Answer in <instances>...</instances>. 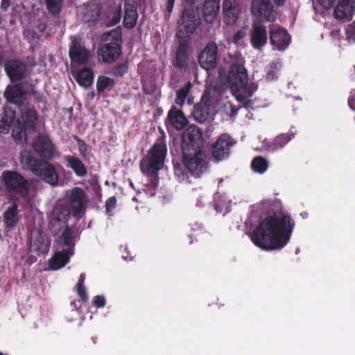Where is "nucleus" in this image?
Returning a JSON list of instances; mask_svg holds the SVG:
<instances>
[{"mask_svg": "<svg viewBox=\"0 0 355 355\" xmlns=\"http://www.w3.org/2000/svg\"><path fill=\"white\" fill-rule=\"evenodd\" d=\"M71 216L69 209L61 205H57L52 213L50 228L58 236V241L67 245L72 243V232L68 224Z\"/></svg>", "mask_w": 355, "mask_h": 355, "instance_id": "obj_7", "label": "nucleus"}, {"mask_svg": "<svg viewBox=\"0 0 355 355\" xmlns=\"http://www.w3.org/2000/svg\"><path fill=\"white\" fill-rule=\"evenodd\" d=\"M85 279V275L83 273L81 274L76 285L77 293L83 301H87L88 299L86 290L84 286Z\"/></svg>", "mask_w": 355, "mask_h": 355, "instance_id": "obj_40", "label": "nucleus"}, {"mask_svg": "<svg viewBox=\"0 0 355 355\" xmlns=\"http://www.w3.org/2000/svg\"><path fill=\"white\" fill-rule=\"evenodd\" d=\"M202 147L200 130L196 126H189L182 136V150L184 164L195 177H199L207 168L208 158Z\"/></svg>", "mask_w": 355, "mask_h": 355, "instance_id": "obj_2", "label": "nucleus"}, {"mask_svg": "<svg viewBox=\"0 0 355 355\" xmlns=\"http://www.w3.org/2000/svg\"><path fill=\"white\" fill-rule=\"evenodd\" d=\"M128 71V67L126 64H119L116 69L114 73L118 76H123Z\"/></svg>", "mask_w": 355, "mask_h": 355, "instance_id": "obj_48", "label": "nucleus"}, {"mask_svg": "<svg viewBox=\"0 0 355 355\" xmlns=\"http://www.w3.org/2000/svg\"><path fill=\"white\" fill-rule=\"evenodd\" d=\"M282 67V64L280 62H277L273 63L270 69L266 73V78L269 80H275L277 78V72L279 71Z\"/></svg>", "mask_w": 355, "mask_h": 355, "instance_id": "obj_42", "label": "nucleus"}, {"mask_svg": "<svg viewBox=\"0 0 355 355\" xmlns=\"http://www.w3.org/2000/svg\"><path fill=\"white\" fill-rule=\"evenodd\" d=\"M175 175L178 178L180 182H182L186 180L187 177V173H184L180 165H175L174 166Z\"/></svg>", "mask_w": 355, "mask_h": 355, "instance_id": "obj_45", "label": "nucleus"}, {"mask_svg": "<svg viewBox=\"0 0 355 355\" xmlns=\"http://www.w3.org/2000/svg\"><path fill=\"white\" fill-rule=\"evenodd\" d=\"M187 56L184 47L180 45L178 49L176 55V65L180 67H184L186 65Z\"/></svg>", "mask_w": 355, "mask_h": 355, "instance_id": "obj_41", "label": "nucleus"}, {"mask_svg": "<svg viewBox=\"0 0 355 355\" xmlns=\"http://www.w3.org/2000/svg\"><path fill=\"white\" fill-rule=\"evenodd\" d=\"M322 7L326 9H329L333 6L335 3V0H319Z\"/></svg>", "mask_w": 355, "mask_h": 355, "instance_id": "obj_51", "label": "nucleus"}, {"mask_svg": "<svg viewBox=\"0 0 355 355\" xmlns=\"http://www.w3.org/2000/svg\"><path fill=\"white\" fill-rule=\"evenodd\" d=\"M37 121V114L34 109L28 106L21 108V119H17V127L12 132V136L17 144H23L26 142L25 128H33Z\"/></svg>", "mask_w": 355, "mask_h": 355, "instance_id": "obj_11", "label": "nucleus"}, {"mask_svg": "<svg viewBox=\"0 0 355 355\" xmlns=\"http://www.w3.org/2000/svg\"><path fill=\"white\" fill-rule=\"evenodd\" d=\"M121 2L115 0H92L80 7L79 12L85 22H94L103 15L107 26H114L120 21L122 10Z\"/></svg>", "mask_w": 355, "mask_h": 355, "instance_id": "obj_4", "label": "nucleus"}, {"mask_svg": "<svg viewBox=\"0 0 355 355\" xmlns=\"http://www.w3.org/2000/svg\"><path fill=\"white\" fill-rule=\"evenodd\" d=\"M291 137L288 134H282L277 137L274 140L272 146L270 147V151H275L283 148L290 140Z\"/></svg>", "mask_w": 355, "mask_h": 355, "instance_id": "obj_37", "label": "nucleus"}, {"mask_svg": "<svg viewBox=\"0 0 355 355\" xmlns=\"http://www.w3.org/2000/svg\"><path fill=\"white\" fill-rule=\"evenodd\" d=\"M301 216L303 217V218H306L307 216V214L306 213H302L301 214Z\"/></svg>", "mask_w": 355, "mask_h": 355, "instance_id": "obj_56", "label": "nucleus"}, {"mask_svg": "<svg viewBox=\"0 0 355 355\" xmlns=\"http://www.w3.org/2000/svg\"><path fill=\"white\" fill-rule=\"evenodd\" d=\"M21 162L24 168L33 172L44 182L52 186L58 184V174L55 166L50 162L41 161L26 151L21 153Z\"/></svg>", "mask_w": 355, "mask_h": 355, "instance_id": "obj_6", "label": "nucleus"}, {"mask_svg": "<svg viewBox=\"0 0 355 355\" xmlns=\"http://www.w3.org/2000/svg\"><path fill=\"white\" fill-rule=\"evenodd\" d=\"M273 202L269 200H264L253 205V211L258 214L268 213L272 210Z\"/></svg>", "mask_w": 355, "mask_h": 355, "instance_id": "obj_36", "label": "nucleus"}, {"mask_svg": "<svg viewBox=\"0 0 355 355\" xmlns=\"http://www.w3.org/2000/svg\"><path fill=\"white\" fill-rule=\"evenodd\" d=\"M223 89L219 87H208L202 96L199 103L195 105L193 117L199 123L213 119L216 113V107L221 100Z\"/></svg>", "mask_w": 355, "mask_h": 355, "instance_id": "obj_5", "label": "nucleus"}, {"mask_svg": "<svg viewBox=\"0 0 355 355\" xmlns=\"http://www.w3.org/2000/svg\"><path fill=\"white\" fill-rule=\"evenodd\" d=\"M66 198L73 211V216L79 217L87 202L85 191L80 188L75 187L67 191Z\"/></svg>", "mask_w": 355, "mask_h": 355, "instance_id": "obj_13", "label": "nucleus"}, {"mask_svg": "<svg viewBox=\"0 0 355 355\" xmlns=\"http://www.w3.org/2000/svg\"><path fill=\"white\" fill-rule=\"evenodd\" d=\"M275 2L279 5V6H282L284 4V3L285 2L286 0H274Z\"/></svg>", "mask_w": 355, "mask_h": 355, "instance_id": "obj_55", "label": "nucleus"}, {"mask_svg": "<svg viewBox=\"0 0 355 355\" xmlns=\"http://www.w3.org/2000/svg\"><path fill=\"white\" fill-rule=\"evenodd\" d=\"M245 36V33L243 31L237 32L233 38V42L235 44H239L240 41Z\"/></svg>", "mask_w": 355, "mask_h": 355, "instance_id": "obj_50", "label": "nucleus"}, {"mask_svg": "<svg viewBox=\"0 0 355 355\" xmlns=\"http://www.w3.org/2000/svg\"><path fill=\"white\" fill-rule=\"evenodd\" d=\"M94 302L97 307H103L105 303V299L104 296L96 295L94 297Z\"/></svg>", "mask_w": 355, "mask_h": 355, "instance_id": "obj_47", "label": "nucleus"}, {"mask_svg": "<svg viewBox=\"0 0 355 355\" xmlns=\"http://www.w3.org/2000/svg\"><path fill=\"white\" fill-rule=\"evenodd\" d=\"M218 47L215 43H209L199 56L200 65L206 70L215 68Z\"/></svg>", "mask_w": 355, "mask_h": 355, "instance_id": "obj_18", "label": "nucleus"}, {"mask_svg": "<svg viewBox=\"0 0 355 355\" xmlns=\"http://www.w3.org/2000/svg\"><path fill=\"white\" fill-rule=\"evenodd\" d=\"M71 45L69 49V56L72 62L85 64L89 58V52L80 40L71 37Z\"/></svg>", "mask_w": 355, "mask_h": 355, "instance_id": "obj_19", "label": "nucleus"}, {"mask_svg": "<svg viewBox=\"0 0 355 355\" xmlns=\"http://www.w3.org/2000/svg\"><path fill=\"white\" fill-rule=\"evenodd\" d=\"M123 258L125 260H131V259H128L126 257L123 256Z\"/></svg>", "mask_w": 355, "mask_h": 355, "instance_id": "obj_57", "label": "nucleus"}, {"mask_svg": "<svg viewBox=\"0 0 355 355\" xmlns=\"http://www.w3.org/2000/svg\"><path fill=\"white\" fill-rule=\"evenodd\" d=\"M102 39L105 42L98 50L99 60L103 62H114L121 55V32L118 28L112 29L103 35Z\"/></svg>", "mask_w": 355, "mask_h": 355, "instance_id": "obj_8", "label": "nucleus"}, {"mask_svg": "<svg viewBox=\"0 0 355 355\" xmlns=\"http://www.w3.org/2000/svg\"><path fill=\"white\" fill-rule=\"evenodd\" d=\"M355 11L354 0H343L335 9V17L343 20H349Z\"/></svg>", "mask_w": 355, "mask_h": 355, "instance_id": "obj_23", "label": "nucleus"}, {"mask_svg": "<svg viewBox=\"0 0 355 355\" xmlns=\"http://www.w3.org/2000/svg\"><path fill=\"white\" fill-rule=\"evenodd\" d=\"M348 105L352 110L355 111V89L352 90L350 92Z\"/></svg>", "mask_w": 355, "mask_h": 355, "instance_id": "obj_49", "label": "nucleus"}, {"mask_svg": "<svg viewBox=\"0 0 355 355\" xmlns=\"http://www.w3.org/2000/svg\"><path fill=\"white\" fill-rule=\"evenodd\" d=\"M17 119L15 118V111L10 107L3 108L0 114V133H8L11 127L14 130L17 127Z\"/></svg>", "mask_w": 355, "mask_h": 355, "instance_id": "obj_22", "label": "nucleus"}, {"mask_svg": "<svg viewBox=\"0 0 355 355\" xmlns=\"http://www.w3.org/2000/svg\"><path fill=\"white\" fill-rule=\"evenodd\" d=\"M138 15L137 9L133 6H128L125 8V12L123 19L124 26L128 28H133L137 22Z\"/></svg>", "mask_w": 355, "mask_h": 355, "instance_id": "obj_32", "label": "nucleus"}, {"mask_svg": "<svg viewBox=\"0 0 355 355\" xmlns=\"http://www.w3.org/2000/svg\"><path fill=\"white\" fill-rule=\"evenodd\" d=\"M197 0H187L190 4H193ZM220 0H206L203 6V15L206 21L212 22L219 10Z\"/></svg>", "mask_w": 355, "mask_h": 355, "instance_id": "obj_26", "label": "nucleus"}, {"mask_svg": "<svg viewBox=\"0 0 355 355\" xmlns=\"http://www.w3.org/2000/svg\"><path fill=\"white\" fill-rule=\"evenodd\" d=\"M196 226L198 227V228H200V225H198V224H196Z\"/></svg>", "mask_w": 355, "mask_h": 355, "instance_id": "obj_58", "label": "nucleus"}, {"mask_svg": "<svg viewBox=\"0 0 355 355\" xmlns=\"http://www.w3.org/2000/svg\"><path fill=\"white\" fill-rule=\"evenodd\" d=\"M0 355H3L1 353H0Z\"/></svg>", "mask_w": 355, "mask_h": 355, "instance_id": "obj_60", "label": "nucleus"}, {"mask_svg": "<svg viewBox=\"0 0 355 355\" xmlns=\"http://www.w3.org/2000/svg\"><path fill=\"white\" fill-rule=\"evenodd\" d=\"M346 40L349 44L355 43V22L347 26L345 30Z\"/></svg>", "mask_w": 355, "mask_h": 355, "instance_id": "obj_44", "label": "nucleus"}, {"mask_svg": "<svg viewBox=\"0 0 355 355\" xmlns=\"http://www.w3.org/2000/svg\"><path fill=\"white\" fill-rule=\"evenodd\" d=\"M10 0H2L1 3V9L6 10L10 6Z\"/></svg>", "mask_w": 355, "mask_h": 355, "instance_id": "obj_53", "label": "nucleus"}, {"mask_svg": "<svg viewBox=\"0 0 355 355\" xmlns=\"http://www.w3.org/2000/svg\"><path fill=\"white\" fill-rule=\"evenodd\" d=\"M216 205L215 209L218 212L227 213L230 210V200L227 195H219L216 194L214 197Z\"/></svg>", "mask_w": 355, "mask_h": 355, "instance_id": "obj_33", "label": "nucleus"}, {"mask_svg": "<svg viewBox=\"0 0 355 355\" xmlns=\"http://www.w3.org/2000/svg\"><path fill=\"white\" fill-rule=\"evenodd\" d=\"M251 44L255 49H260L267 42L266 28L259 20L254 21L251 31Z\"/></svg>", "mask_w": 355, "mask_h": 355, "instance_id": "obj_21", "label": "nucleus"}, {"mask_svg": "<svg viewBox=\"0 0 355 355\" xmlns=\"http://www.w3.org/2000/svg\"><path fill=\"white\" fill-rule=\"evenodd\" d=\"M28 245L31 252L46 255L49 250L50 241L44 232L36 230L31 233Z\"/></svg>", "mask_w": 355, "mask_h": 355, "instance_id": "obj_14", "label": "nucleus"}, {"mask_svg": "<svg viewBox=\"0 0 355 355\" xmlns=\"http://www.w3.org/2000/svg\"><path fill=\"white\" fill-rule=\"evenodd\" d=\"M13 203L7 208L3 215V220L6 227L10 230L17 224L20 217L18 212L17 199L12 198Z\"/></svg>", "mask_w": 355, "mask_h": 355, "instance_id": "obj_24", "label": "nucleus"}, {"mask_svg": "<svg viewBox=\"0 0 355 355\" xmlns=\"http://www.w3.org/2000/svg\"><path fill=\"white\" fill-rule=\"evenodd\" d=\"M114 79L105 76H101L98 78L96 82L97 91L99 92H103L105 91L111 90L114 87Z\"/></svg>", "mask_w": 355, "mask_h": 355, "instance_id": "obj_34", "label": "nucleus"}, {"mask_svg": "<svg viewBox=\"0 0 355 355\" xmlns=\"http://www.w3.org/2000/svg\"><path fill=\"white\" fill-rule=\"evenodd\" d=\"M46 8L52 15L58 14L63 4V0H45Z\"/></svg>", "mask_w": 355, "mask_h": 355, "instance_id": "obj_38", "label": "nucleus"}, {"mask_svg": "<svg viewBox=\"0 0 355 355\" xmlns=\"http://www.w3.org/2000/svg\"><path fill=\"white\" fill-rule=\"evenodd\" d=\"M4 96L10 103L19 106L22 105L25 101V92L19 85L8 86L4 92Z\"/></svg>", "mask_w": 355, "mask_h": 355, "instance_id": "obj_25", "label": "nucleus"}, {"mask_svg": "<svg viewBox=\"0 0 355 355\" xmlns=\"http://www.w3.org/2000/svg\"><path fill=\"white\" fill-rule=\"evenodd\" d=\"M251 166L255 172L263 173L268 167V163L262 157H257L252 161Z\"/></svg>", "mask_w": 355, "mask_h": 355, "instance_id": "obj_35", "label": "nucleus"}, {"mask_svg": "<svg viewBox=\"0 0 355 355\" xmlns=\"http://www.w3.org/2000/svg\"><path fill=\"white\" fill-rule=\"evenodd\" d=\"M74 78L81 87L88 88L93 83L94 73L90 69L83 68L76 72Z\"/></svg>", "mask_w": 355, "mask_h": 355, "instance_id": "obj_30", "label": "nucleus"}, {"mask_svg": "<svg viewBox=\"0 0 355 355\" xmlns=\"http://www.w3.org/2000/svg\"><path fill=\"white\" fill-rule=\"evenodd\" d=\"M116 205V199L114 197H111L107 200L105 206L107 212L111 211Z\"/></svg>", "mask_w": 355, "mask_h": 355, "instance_id": "obj_46", "label": "nucleus"}, {"mask_svg": "<svg viewBox=\"0 0 355 355\" xmlns=\"http://www.w3.org/2000/svg\"><path fill=\"white\" fill-rule=\"evenodd\" d=\"M234 142L230 135L223 134L212 146V155L217 160L227 158L230 154V148Z\"/></svg>", "mask_w": 355, "mask_h": 355, "instance_id": "obj_16", "label": "nucleus"}, {"mask_svg": "<svg viewBox=\"0 0 355 355\" xmlns=\"http://www.w3.org/2000/svg\"><path fill=\"white\" fill-rule=\"evenodd\" d=\"M226 62L228 69H220L219 75L222 80L227 81L232 94L239 101L252 96L257 87L248 84V76L244 67V58L241 55H230Z\"/></svg>", "mask_w": 355, "mask_h": 355, "instance_id": "obj_3", "label": "nucleus"}, {"mask_svg": "<svg viewBox=\"0 0 355 355\" xmlns=\"http://www.w3.org/2000/svg\"><path fill=\"white\" fill-rule=\"evenodd\" d=\"M189 88L184 87L177 92V97L175 103L180 106H182L184 103L185 99L188 95Z\"/></svg>", "mask_w": 355, "mask_h": 355, "instance_id": "obj_43", "label": "nucleus"}, {"mask_svg": "<svg viewBox=\"0 0 355 355\" xmlns=\"http://www.w3.org/2000/svg\"><path fill=\"white\" fill-rule=\"evenodd\" d=\"M252 14L268 21H273L275 16L270 0H252Z\"/></svg>", "mask_w": 355, "mask_h": 355, "instance_id": "obj_17", "label": "nucleus"}, {"mask_svg": "<svg viewBox=\"0 0 355 355\" xmlns=\"http://www.w3.org/2000/svg\"><path fill=\"white\" fill-rule=\"evenodd\" d=\"M166 152V146L163 141L160 140L155 143L148 155L141 162L140 168L142 173L148 175L155 174L162 169Z\"/></svg>", "mask_w": 355, "mask_h": 355, "instance_id": "obj_10", "label": "nucleus"}, {"mask_svg": "<svg viewBox=\"0 0 355 355\" xmlns=\"http://www.w3.org/2000/svg\"><path fill=\"white\" fill-rule=\"evenodd\" d=\"M167 123L177 130H182L187 124V119L182 111L173 107L168 113Z\"/></svg>", "mask_w": 355, "mask_h": 355, "instance_id": "obj_27", "label": "nucleus"}, {"mask_svg": "<svg viewBox=\"0 0 355 355\" xmlns=\"http://www.w3.org/2000/svg\"><path fill=\"white\" fill-rule=\"evenodd\" d=\"M223 9L225 19L228 24L234 23L241 10L235 0H223Z\"/></svg>", "mask_w": 355, "mask_h": 355, "instance_id": "obj_28", "label": "nucleus"}, {"mask_svg": "<svg viewBox=\"0 0 355 355\" xmlns=\"http://www.w3.org/2000/svg\"><path fill=\"white\" fill-rule=\"evenodd\" d=\"M6 70L11 80L17 81L24 76L26 67L21 62L12 61L6 64Z\"/></svg>", "mask_w": 355, "mask_h": 355, "instance_id": "obj_29", "label": "nucleus"}, {"mask_svg": "<svg viewBox=\"0 0 355 355\" xmlns=\"http://www.w3.org/2000/svg\"><path fill=\"white\" fill-rule=\"evenodd\" d=\"M294 225V222L287 215L268 217L259 224L250 234V238L257 246L262 249H280L288 243Z\"/></svg>", "mask_w": 355, "mask_h": 355, "instance_id": "obj_1", "label": "nucleus"}, {"mask_svg": "<svg viewBox=\"0 0 355 355\" xmlns=\"http://www.w3.org/2000/svg\"><path fill=\"white\" fill-rule=\"evenodd\" d=\"M130 186L132 187H133V184L132 182H130Z\"/></svg>", "mask_w": 355, "mask_h": 355, "instance_id": "obj_59", "label": "nucleus"}, {"mask_svg": "<svg viewBox=\"0 0 355 355\" xmlns=\"http://www.w3.org/2000/svg\"><path fill=\"white\" fill-rule=\"evenodd\" d=\"M181 20L186 33L187 34L192 33L196 29V23L193 21V17L190 20V16L184 12Z\"/></svg>", "mask_w": 355, "mask_h": 355, "instance_id": "obj_39", "label": "nucleus"}, {"mask_svg": "<svg viewBox=\"0 0 355 355\" xmlns=\"http://www.w3.org/2000/svg\"><path fill=\"white\" fill-rule=\"evenodd\" d=\"M58 242L62 246V249L60 251L56 252L49 261V267L52 270H58L64 267L73 254V239H72V243L69 245L63 242L60 243L58 241Z\"/></svg>", "mask_w": 355, "mask_h": 355, "instance_id": "obj_15", "label": "nucleus"}, {"mask_svg": "<svg viewBox=\"0 0 355 355\" xmlns=\"http://www.w3.org/2000/svg\"><path fill=\"white\" fill-rule=\"evenodd\" d=\"M270 33V42L275 49L284 51L288 47L291 42V37L285 29L281 28H273Z\"/></svg>", "mask_w": 355, "mask_h": 355, "instance_id": "obj_20", "label": "nucleus"}, {"mask_svg": "<svg viewBox=\"0 0 355 355\" xmlns=\"http://www.w3.org/2000/svg\"><path fill=\"white\" fill-rule=\"evenodd\" d=\"M67 166L71 168L78 177L87 175V169L83 162L77 157L68 155L64 157Z\"/></svg>", "mask_w": 355, "mask_h": 355, "instance_id": "obj_31", "label": "nucleus"}, {"mask_svg": "<svg viewBox=\"0 0 355 355\" xmlns=\"http://www.w3.org/2000/svg\"><path fill=\"white\" fill-rule=\"evenodd\" d=\"M33 147L37 154L46 159H53L60 155L50 137L45 134L39 135L34 139Z\"/></svg>", "mask_w": 355, "mask_h": 355, "instance_id": "obj_12", "label": "nucleus"}, {"mask_svg": "<svg viewBox=\"0 0 355 355\" xmlns=\"http://www.w3.org/2000/svg\"><path fill=\"white\" fill-rule=\"evenodd\" d=\"M79 150L81 155L84 154V151L86 150V145L84 142L78 139Z\"/></svg>", "mask_w": 355, "mask_h": 355, "instance_id": "obj_54", "label": "nucleus"}, {"mask_svg": "<svg viewBox=\"0 0 355 355\" xmlns=\"http://www.w3.org/2000/svg\"><path fill=\"white\" fill-rule=\"evenodd\" d=\"M1 177L6 187L25 201L29 202L34 197L35 191L32 182L25 180L20 174L15 171H4Z\"/></svg>", "mask_w": 355, "mask_h": 355, "instance_id": "obj_9", "label": "nucleus"}, {"mask_svg": "<svg viewBox=\"0 0 355 355\" xmlns=\"http://www.w3.org/2000/svg\"><path fill=\"white\" fill-rule=\"evenodd\" d=\"M175 0H167L166 3V9L168 12L170 14L173 8Z\"/></svg>", "mask_w": 355, "mask_h": 355, "instance_id": "obj_52", "label": "nucleus"}]
</instances>
